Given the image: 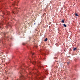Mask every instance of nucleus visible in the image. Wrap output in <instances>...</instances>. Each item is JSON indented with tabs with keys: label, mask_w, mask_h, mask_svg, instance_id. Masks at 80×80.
<instances>
[{
	"label": "nucleus",
	"mask_w": 80,
	"mask_h": 80,
	"mask_svg": "<svg viewBox=\"0 0 80 80\" xmlns=\"http://www.w3.org/2000/svg\"><path fill=\"white\" fill-rule=\"evenodd\" d=\"M8 15H9L10 14V12H7Z\"/></svg>",
	"instance_id": "9"
},
{
	"label": "nucleus",
	"mask_w": 80,
	"mask_h": 80,
	"mask_svg": "<svg viewBox=\"0 0 80 80\" xmlns=\"http://www.w3.org/2000/svg\"><path fill=\"white\" fill-rule=\"evenodd\" d=\"M40 67H41V66H39Z\"/></svg>",
	"instance_id": "17"
},
{
	"label": "nucleus",
	"mask_w": 80,
	"mask_h": 80,
	"mask_svg": "<svg viewBox=\"0 0 80 80\" xmlns=\"http://www.w3.org/2000/svg\"><path fill=\"white\" fill-rule=\"evenodd\" d=\"M75 15L76 16H78V14H77V13H75Z\"/></svg>",
	"instance_id": "11"
},
{
	"label": "nucleus",
	"mask_w": 80,
	"mask_h": 80,
	"mask_svg": "<svg viewBox=\"0 0 80 80\" xmlns=\"http://www.w3.org/2000/svg\"><path fill=\"white\" fill-rule=\"evenodd\" d=\"M46 14L45 13H44V15H45Z\"/></svg>",
	"instance_id": "14"
},
{
	"label": "nucleus",
	"mask_w": 80,
	"mask_h": 80,
	"mask_svg": "<svg viewBox=\"0 0 80 80\" xmlns=\"http://www.w3.org/2000/svg\"><path fill=\"white\" fill-rule=\"evenodd\" d=\"M63 26H64V27H67V25H65V24H64Z\"/></svg>",
	"instance_id": "5"
},
{
	"label": "nucleus",
	"mask_w": 80,
	"mask_h": 80,
	"mask_svg": "<svg viewBox=\"0 0 80 80\" xmlns=\"http://www.w3.org/2000/svg\"><path fill=\"white\" fill-rule=\"evenodd\" d=\"M35 24H36V23H35H35H34V25H35Z\"/></svg>",
	"instance_id": "16"
},
{
	"label": "nucleus",
	"mask_w": 80,
	"mask_h": 80,
	"mask_svg": "<svg viewBox=\"0 0 80 80\" xmlns=\"http://www.w3.org/2000/svg\"><path fill=\"white\" fill-rule=\"evenodd\" d=\"M22 45H25V43H22Z\"/></svg>",
	"instance_id": "13"
},
{
	"label": "nucleus",
	"mask_w": 80,
	"mask_h": 80,
	"mask_svg": "<svg viewBox=\"0 0 80 80\" xmlns=\"http://www.w3.org/2000/svg\"><path fill=\"white\" fill-rule=\"evenodd\" d=\"M37 64H38V65H40V62H37Z\"/></svg>",
	"instance_id": "4"
},
{
	"label": "nucleus",
	"mask_w": 80,
	"mask_h": 80,
	"mask_svg": "<svg viewBox=\"0 0 80 80\" xmlns=\"http://www.w3.org/2000/svg\"><path fill=\"white\" fill-rule=\"evenodd\" d=\"M31 54H32V55H34V54H35L34 53H33L31 52Z\"/></svg>",
	"instance_id": "12"
},
{
	"label": "nucleus",
	"mask_w": 80,
	"mask_h": 80,
	"mask_svg": "<svg viewBox=\"0 0 80 80\" xmlns=\"http://www.w3.org/2000/svg\"><path fill=\"white\" fill-rule=\"evenodd\" d=\"M32 63L33 65H35V64H36V62H35L34 61L32 62Z\"/></svg>",
	"instance_id": "1"
},
{
	"label": "nucleus",
	"mask_w": 80,
	"mask_h": 80,
	"mask_svg": "<svg viewBox=\"0 0 80 80\" xmlns=\"http://www.w3.org/2000/svg\"><path fill=\"white\" fill-rule=\"evenodd\" d=\"M7 28H8V27H7Z\"/></svg>",
	"instance_id": "19"
},
{
	"label": "nucleus",
	"mask_w": 80,
	"mask_h": 80,
	"mask_svg": "<svg viewBox=\"0 0 80 80\" xmlns=\"http://www.w3.org/2000/svg\"><path fill=\"white\" fill-rule=\"evenodd\" d=\"M37 75H38V74H37Z\"/></svg>",
	"instance_id": "18"
},
{
	"label": "nucleus",
	"mask_w": 80,
	"mask_h": 80,
	"mask_svg": "<svg viewBox=\"0 0 80 80\" xmlns=\"http://www.w3.org/2000/svg\"><path fill=\"white\" fill-rule=\"evenodd\" d=\"M10 23H8V26H10Z\"/></svg>",
	"instance_id": "7"
},
{
	"label": "nucleus",
	"mask_w": 80,
	"mask_h": 80,
	"mask_svg": "<svg viewBox=\"0 0 80 80\" xmlns=\"http://www.w3.org/2000/svg\"><path fill=\"white\" fill-rule=\"evenodd\" d=\"M44 41L45 42H47V38H46V39L44 40Z\"/></svg>",
	"instance_id": "6"
},
{
	"label": "nucleus",
	"mask_w": 80,
	"mask_h": 80,
	"mask_svg": "<svg viewBox=\"0 0 80 80\" xmlns=\"http://www.w3.org/2000/svg\"><path fill=\"white\" fill-rule=\"evenodd\" d=\"M77 50V48H74L73 49V51H75V50Z\"/></svg>",
	"instance_id": "3"
},
{
	"label": "nucleus",
	"mask_w": 80,
	"mask_h": 80,
	"mask_svg": "<svg viewBox=\"0 0 80 80\" xmlns=\"http://www.w3.org/2000/svg\"><path fill=\"white\" fill-rule=\"evenodd\" d=\"M12 13H14V12H12Z\"/></svg>",
	"instance_id": "15"
},
{
	"label": "nucleus",
	"mask_w": 80,
	"mask_h": 80,
	"mask_svg": "<svg viewBox=\"0 0 80 80\" xmlns=\"http://www.w3.org/2000/svg\"><path fill=\"white\" fill-rule=\"evenodd\" d=\"M42 80V77L39 78L38 79V80Z\"/></svg>",
	"instance_id": "2"
},
{
	"label": "nucleus",
	"mask_w": 80,
	"mask_h": 80,
	"mask_svg": "<svg viewBox=\"0 0 80 80\" xmlns=\"http://www.w3.org/2000/svg\"><path fill=\"white\" fill-rule=\"evenodd\" d=\"M62 23H64V20H62Z\"/></svg>",
	"instance_id": "10"
},
{
	"label": "nucleus",
	"mask_w": 80,
	"mask_h": 80,
	"mask_svg": "<svg viewBox=\"0 0 80 80\" xmlns=\"http://www.w3.org/2000/svg\"><path fill=\"white\" fill-rule=\"evenodd\" d=\"M16 3V2H14V4H12V5L13 6H14V5H15V4Z\"/></svg>",
	"instance_id": "8"
}]
</instances>
